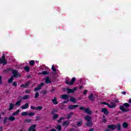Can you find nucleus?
Wrapping results in <instances>:
<instances>
[{
  "mask_svg": "<svg viewBox=\"0 0 131 131\" xmlns=\"http://www.w3.org/2000/svg\"><path fill=\"white\" fill-rule=\"evenodd\" d=\"M85 120H86L87 122L86 123V126H89V127L92 126L93 125V121H92V117L90 116H86L84 117Z\"/></svg>",
  "mask_w": 131,
  "mask_h": 131,
  "instance_id": "nucleus-1",
  "label": "nucleus"
},
{
  "mask_svg": "<svg viewBox=\"0 0 131 131\" xmlns=\"http://www.w3.org/2000/svg\"><path fill=\"white\" fill-rule=\"evenodd\" d=\"M80 110H82V111H84V113H86L87 114H89V115H91L92 114V111H90V108L87 107L85 108L83 106H81L79 108Z\"/></svg>",
  "mask_w": 131,
  "mask_h": 131,
  "instance_id": "nucleus-2",
  "label": "nucleus"
},
{
  "mask_svg": "<svg viewBox=\"0 0 131 131\" xmlns=\"http://www.w3.org/2000/svg\"><path fill=\"white\" fill-rule=\"evenodd\" d=\"M12 73L13 74L12 76L13 77H14L15 78H18V77H21V75H20V73L18 72L17 70H12Z\"/></svg>",
  "mask_w": 131,
  "mask_h": 131,
  "instance_id": "nucleus-3",
  "label": "nucleus"
},
{
  "mask_svg": "<svg viewBox=\"0 0 131 131\" xmlns=\"http://www.w3.org/2000/svg\"><path fill=\"white\" fill-rule=\"evenodd\" d=\"M116 125L115 124H110L107 126V129H109V130H115L116 129Z\"/></svg>",
  "mask_w": 131,
  "mask_h": 131,
  "instance_id": "nucleus-4",
  "label": "nucleus"
},
{
  "mask_svg": "<svg viewBox=\"0 0 131 131\" xmlns=\"http://www.w3.org/2000/svg\"><path fill=\"white\" fill-rule=\"evenodd\" d=\"M3 64V65H6L7 64V61L6 60V56L3 55L2 57V59L0 58V63Z\"/></svg>",
  "mask_w": 131,
  "mask_h": 131,
  "instance_id": "nucleus-5",
  "label": "nucleus"
},
{
  "mask_svg": "<svg viewBox=\"0 0 131 131\" xmlns=\"http://www.w3.org/2000/svg\"><path fill=\"white\" fill-rule=\"evenodd\" d=\"M77 90V87H75L74 89H70L69 88L67 89V91H68V94H70V93H73L74 92H76V91Z\"/></svg>",
  "mask_w": 131,
  "mask_h": 131,
  "instance_id": "nucleus-6",
  "label": "nucleus"
},
{
  "mask_svg": "<svg viewBox=\"0 0 131 131\" xmlns=\"http://www.w3.org/2000/svg\"><path fill=\"white\" fill-rule=\"evenodd\" d=\"M45 85V83L41 82L40 84L37 87L34 88V91L35 92H37V91H39V90H41V86Z\"/></svg>",
  "mask_w": 131,
  "mask_h": 131,
  "instance_id": "nucleus-7",
  "label": "nucleus"
},
{
  "mask_svg": "<svg viewBox=\"0 0 131 131\" xmlns=\"http://www.w3.org/2000/svg\"><path fill=\"white\" fill-rule=\"evenodd\" d=\"M101 112H102V113H104V114L105 115L108 116V115L109 114V111H108V110H107V108H102L101 109Z\"/></svg>",
  "mask_w": 131,
  "mask_h": 131,
  "instance_id": "nucleus-8",
  "label": "nucleus"
},
{
  "mask_svg": "<svg viewBox=\"0 0 131 131\" xmlns=\"http://www.w3.org/2000/svg\"><path fill=\"white\" fill-rule=\"evenodd\" d=\"M36 127V124L32 125L29 127V131H36V130L35 129Z\"/></svg>",
  "mask_w": 131,
  "mask_h": 131,
  "instance_id": "nucleus-9",
  "label": "nucleus"
},
{
  "mask_svg": "<svg viewBox=\"0 0 131 131\" xmlns=\"http://www.w3.org/2000/svg\"><path fill=\"white\" fill-rule=\"evenodd\" d=\"M14 107H15V104H14L12 103H10L9 104V108H8L9 111H12V110H13Z\"/></svg>",
  "mask_w": 131,
  "mask_h": 131,
  "instance_id": "nucleus-10",
  "label": "nucleus"
},
{
  "mask_svg": "<svg viewBox=\"0 0 131 131\" xmlns=\"http://www.w3.org/2000/svg\"><path fill=\"white\" fill-rule=\"evenodd\" d=\"M29 84H30V81H28V82H27L26 84L20 85V87L24 88V89H26V88H27V86H28V85H29Z\"/></svg>",
  "mask_w": 131,
  "mask_h": 131,
  "instance_id": "nucleus-11",
  "label": "nucleus"
},
{
  "mask_svg": "<svg viewBox=\"0 0 131 131\" xmlns=\"http://www.w3.org/2000/svg\"><path fill=\"white\" fill-rule=\"evenodd\" d=\"M88 98L89 100H90V101H92V102L95 101V96H94L93 94H91L90 96H88Z\"/></svg>",
  "mask_w": 131,
  "mask_h": 131,
  "instance_id": "nucleus-12",
  "label": "nucleus"
},
{
  "mask_svg": "<svg viewBox=\"0 0 131 131\" xmlns=\"http://www.w3.org/2000/svg\"><path fill=\"white\" fill-rule=\"evenodd\" d=\"M77 107H78V105H70L69 106V109L73 110V109H75V108H77Z\"/></svg>",
  "mask_w": 131,
  "mask_h": 131,
  "instance_id": "nucleus-13",
  "label": "nucleus"
},
{
  "mask_svg": "<svg viewBox=\"0 0 131 131\" xmlns=\"http://www.w3.org/2000/svg\"><path fill=\"white\" fill-rule=\"evenodd\" d=\"M61 99L63 100H68L69 99V95L67 94H64L61 96Z\"/></svg>",
  "mask_w": 131,
  "mask_h": 131,
  "instance_id": "nucleus-14",
  "label": "nucleus"
},
{
  "mask_svg": "<svg viewBox=\"0 0 131 131\" xmlns=\"http://www.w3.org/2000/svg\"><path fill=\"white\" fill-rule=\"evenodd\" d=\"M116 104L114 102H111V104H108V108H115Z\"/></svg>",
  "mask_w": 131,
  "mask_h": 131,
  "instance_id": "nucleus-15",
  "label": "nucleus"
},
{
  "mask_svg": "<svg viewBox=\"0 0 131 131\" xmlns=\"http://www.w3.org/2000/svg\"><path fill=\"white\" fill-rule=\"evenodd\" d=\"M120 109L122 111V112H127V111H129L128 108L125 110L124 108V106H123V105H120Z\"/></svg>",
  "mask_w": 131,
  "mask_h": 131,
  "instance_id": "nucleus-16",
  "label": "nucleus"
},
{
  "mask_svg": "<svg viewBox=\"0 0 131 131\" xmlns=\"http://www.w3.org/2000/svg\"><path fill=\"white\" fill-rule=\"evenodd\" d=\"M28 107H29V104H28V103H26L25 105H23L20 108L21 109H27V108H28Z\"/></svg>",
  "mask_w": 131,
  "mask_h": 131,
  "instance_id": "nucleus-17",
  "label": "nucleus"
},
{
  "mask_svg": "<svg viewBox=\"0 0 131 131\" xmlns=\"http://www.w3.org/2000/svg\"><path fill=\"white\" fill-rule=\"evenodd\" d=\"M70 101L71 102H72L73 104H75V103H76V99L73 97H70Z\"/></svg>",
  "mask_w": 131,
  "mask_h": 131,
  "instance_id": "nucleus-18",
  "label": "nucleus"
},
{
  "mask_svg": "<svg viewBox=\"0 0 131 131\" xmlns=\"http://www.w3.org/2000/svg\"><path fill=\"white\" fill-rule=\"evenodd\" d=\"M75 80H76V79L75 77H73L71 81L70 82V85H72L74 82H75Z\"/></svg>",
  "mask_w": 131,
  "mask_h": 131,
  "instance_id": "nucleus-19",
  "label": "nucleus"
},
{
  "mask_svg": "<svg viewBox=\"0 0 131 131\" xmlns=\"http://www.w3.org/2000/svg\"><path fill=\"white\" fill-rule=\"evenodd\" d=\"M62 125L67 127L69 125V121H64L62 123Z\"/></svg>",
  "mask_w": 131,
  "mask_h": 131,
  "instance_id": "nucleus-20",
  "label": "nucleus"
},
{
  "mask_svg": "<svg viewBox=\"0 0 131 131\" xmlns=\"http://www.w3.org/2000/svg\"><path fill=\"white\" fill-rule=\"evenodd\" d=\"M52 101L53 104H54V105H57L59 103L57 101V98L56 97H55L53 99H52Z\"/></svg>",
  "mask_w": 131,
  "mask_h": 131,
  "instance_id": "nucleus-21",
  "label": "nucleus"
},
{
  "mask_svg": "<svg viewBox=\"0 0 131 131\" xmlns=\"http://www.w3.org/2000/svg\"><path fill=\"white\" fill-rule=\"evenodd\" d=\"M45 81L46 83H51V82H52L51 80H50V77H47L45 79Z\"/></svg>",
  "mask_w": 131,
  "mask_h": 131,
  "instance_id": "nucleus-22",
  "label": "nucleus"
},
{
  "mask_svg": "<svg viewBox=\"0 0 131 131\" xmlns=\"http://www.w3.org/2000/svg\"><path fill=\"white\" fill-rule=\"evenodd\" d=\"M116 126H117L116 128L118 131L121 130V125H120V124H117Z\"/></svg>",
  "mask_w": 131,
  "mask_h": 131,
  "instance_id": "nucleus-23",
  "label": "nucleus"
},
{
  "mask_svg": "<svg viewBox=\"0 0 131 131\" xmlns=\"http://www.w3.org/2000/svg\"><path fill=\"white\" fill-rule=\"evenodd\" d=\"M128 126V124H127L126 122H124L122 124V127L123 128H127V127Z\"/></svg>",
  "mask_w": 131,
  "mask_h": 131,
  "instance_id": "nucleus-24",
  "label": "nucleus"
},
{
  "mask_svg": "<svg viewBox=\"0 0 131 131\" xmlns=\"http://www.w3.org/2000/svg\"><path fill=\"white\" fill-rule=\"evenodd\" d=\"M13 80H14V77L11 76V78L8 79V83H12V82H13Z\"/></svg>",
  "mask_w": 131,
  "mask_h": 131,
  "instance_id": "nucleus-25",
  "label": "nucleus"
},
{
  "mask_svg": "<svg viewBox=\"0 0 131 131\" xmlns=\"http://www.w3.org/2000/svg\"><path fill=\"white\" fill-rule=\"evenodd\" d=\"M19 112H20V110H18L16 112L13 113L12 115L13 116H16V115H18L19 114Z\"/></svg>",
  "mask_w": 131,
  "mask_h": 131,
  "instance_id": "nucleus-26",
  "label": "nucleus"
},
{
  "mask_svg": "<svg viewBox=\"0 0 131 131\" xmlns=\"http://www.w3.org/2000/svg\"><path fill=\"white\" fill-rule=\"evenodd\" d=\"M73 115V113H70L69 114H68V116L67 117V119H70V118H71V116Z\"/></svg>",
  "mask_w": 131,
  "mask_h": 131,
  "instance_id": "nucleus-27",
  "label": "nucleus"
},
{
  "mask_svg": "<svg viewBox=\"0 0 131 131\" xmlns=\"http://www.w3.org/2000/svg\"><path fill=\"white\" fill-rule=\"evenodd\" d=\"M55 128L56 129H58V130L60 131V130H61L62 127H61V126L59 125H57L56 126H55Z\"/></svg>",
  "mask_w": 131,
  "mask_h": 131,
  "instance_id": "nucleus-28",
  "label": "nucleus"
},
{
  "mask_svg": "<svg viewBox=\"0 0 131 131\" xmlns=\"http://www.w3.org/2000/svg\"><path fill=\"white\" fill-rule=\"evenodd\" d=\"M8 120H10V121H14V120H15V118L13 116H9Z\"/></svg>",
  "mask_w": 131,
  "mask_h": 131,
  "instance_id": "nucleus-29",
  "label": "nucleus"
},
{
  "mask_svg": "<svg viewBox=\"0 0 131 131\" xmlns=\"http://www.w3.org/2000/svg\"><path fill=\"white\" fill-rule=\"evenodd\" d=\"M24 70L27 71V72H29V70H30V68H29V67L28 66H26L24 68Z\"/></svg>",
  "mask_w": 131,
  "mask_h": 131,
  "instance_id": "nucleus-30",
  "label": "nucleus"
},
{
  "mask_svg": "<svg viewBox=\"0 0 131 131\" xmlns=\"http://www.w3.org/2000/svg\"><path fill=\"white\" fill-rule=\"evenodd\" d=\"M57 118H59V115L55 114L53 117V120H55V119H57Z\"/></svg>",
  "mask_w": 131,
  "mask_h": 131,
  "instance_id": "nucleus-31",
  "label": "nucleus"
},
{
  "mask_svg": "<svg viewBox=\"0 0 131 131\" xmlns=\"http://www.w3.org/2000/svg\"><path fill=\"white\" fill-rule=\"evenodd\" d=\"M102 122H104V123H106V122H107L106 117L104 115L102 116Z\"/></svg>",
  "mask_w": 131,
  "mask_h": 131,
  "instance_id": "nucleus-32",
  "label": "nucleus"
},
{
  "mask_svg": "<svg viewBox=\"0 0 131 131\" xmlns=\"http://www.w3.org/2000/svg\"><path fill=\"white\" fill-rule=\"evenodd\" d=\"M21 115L22 116H27V115H28V112H23L21 113Z\"/></svg>",
  "mask_w": 131,
  "mask_h": 131,
  "instance_id": "nucleus-33",
  "label": "nucleus"
},
{
  "mask_svg": "<svg viewBox=\"0 0 131 131\" xmlns=\"http://www.w3.org/2000/svg\"><path fill=\"white\" fill-rule=\"evenodd\" d=\"M28 98H29V96L28 95H25L23 97V100H27V99H28Z\"/></svg>",
  "mask_w": 131,
  "mask_h": 131,
  "instance_id": "nucleus-34",
  "label": "nucleus"
},
{
  "mask_svg": "<svg viewBox=\"0 0 131 131\" xmlns=\"http://www.w3.org/2000/svg\"><path fill=\"white\" fill-rule=\"evenodd\" d=\"M8 118L7 117H4V120L3 121L4 124H6V123H7V121L8 120Z\"/></svg>",
  "mask_w": 131,
  "mask_h": 131,
  "instance_id": "nucleus-35",
  "label": "nucleus"
},
{
  "mask_svg": "<svg viewBox=\"0 0 131 131\" xmlns=\"http://www.w3.org/2000/svg\"><path fill=\"white\" fill-rule=\"evenodd\" d=\"M38 97H39V93L38 92H36L35 94L34 98H35V99H37V98H38Z\"/></svg>",
  "mask_w": 131,
  "mask_h": 131,
  "instance_id": "nucleus-36",
  "label": "nucleus"
},
{
  "mask_svg": "<svg viewBox=\"0 0 131 131\" xmlns=\"http://www.w3.org/2000/svg\"><path fill=\"white\" fill-rule=\"evenodd\" d=\"M77 126H81L82 125V120H81L80 122L77 123Z\"/></svg>",
  "mask_w": 131,
  "mask_h": 131,
  "instance_id": "nucleus-37",
  "label": "nucleus"
},
{
  "mask_svg": "<svg viewBox=\"0 0 131 131\" xmlns=\"http://www.w3.org/2000/svg\"><path fill=\"white\" fill-rule=\"evenodd\" d=\"M23 99V97L22 96H19L17 98V100L18 102H20V103L22 102V99Z\"/></svg>",
  "mask_w": 131,
  "mask_h": 131,
  "instance_id": "nucleus-38",
  "label": "nucleus"
},
{
  "mask_svg": "<svg viewBox=\"0 0 131 131\" xmlns=\"http://www.w3.org/2000/svg\"><path fill=\"white\" fill-rule=\"evenodd\" d=\"M51 69L54 72H56L57 71V69L55 68V66L54 65L52 66Z\"/></svg>",
  "mask_w": 131,
  "mask_h": 131,
  "instance_id": "nucleus-39",
  "label": "nucleus"
},
{
  "mask_svg": "<svg viewBox=\"0 0 131 131\" xmlns=\"http://www.w3.org/2000/svg\"><path fill=\"white\" fill-rule=\"evenodd\" d=\"M42 109V106H38L36 107V110L37 111H40Z\"/></svg>",
  "mask_w": 131,
  "mask_h": 131,
  "instance_id": "nucleus-40",
  "label": "nucleus"
},
{
  "mask_svg": "<svg viewBox=\"0 0 131 131\" xmlns=\"http://www.w3.org/2000/svg\"><path fill=\"white\" fill-rule=\"evenodd\" d=\"M63 119L64 117H61L58 120H57V122H58V123H61L62 122V120H63Z\"/></svg>",
  "mask_w": 131,
  "mask_h": 131,
  "instance_id": "nucleus-41",
  "label": "nucleus"
},
{
  "mask_svg": "<svg viewBox=\"0 0 131 131\" xmlns=\"http://www.w3.org/2000/svg\"><path fill=\"white\" fill-rule=\"evenodd\" d=\"M123 105L124 106V107H126V108H128V107H129V104L127 103H125Z\"/></svg>",
  "mask_w": 131,
  "mask_h": 131,
  "instance_id": "nucleus-42",
  "label": "nucleus"
},
{
  "mask_svg": "<svg viewBox=\"0 0 131 131\" xmlns=\"http://www.w3.org/2000/svg\"><path fill=\"white\" fill-rule=\"evenodd\" d=\"M35 114L34 113L31 112L30 113H28V116H34Z\"/></svg>",
  "mask_w": 131,
  "mask_h": 131,
  "instance_id": "nucleus-43",
  "label": "nucleus"
},
{
  "mask_svg": "<svg viewBox=\"0 0 131 131\" xmlns=\"http://www.w3.org/2000/svg\"><path fill=\"white\" fill-rule=\"evenodd\" d=\"M31 121H32V120L31 119H27V120H25V122H27V123H30Z\"/></svg>",
  "mask_w": 131,
  "mask_h": 131,
  "instance_id": "nucleus-44",
  "label": "nucleus"
},
{
  "mask_svg": "<svg viewBox=\"0 0 131 131\" xmlns=\"http://www.w3.org/2000/svg\"><path fill=\"white\" fill-rule=\"evenodd\" d=\"M15 106H20L21 105V102L20 101H17L15 104Z\"/></svg>",
  "mask_w": 131,
  "mask_h": 131,
  "instance_id": "nucleus-45",
  "label": "nucleus"
},
{
  "mask_svg": "<svg viewBox=\"0 0 131 131\" xmlns=\"http://www.w3.org/2000/svg\"><path fill=\"white\" fill-rule=\"evenodd\" d=\"M29 63L31 66H33L34 65V60H31Z\"/></svg>",
  "mask_w": 131,
  "mask_h": 131,
  "instance_id": "nucleus-46",
  "label": "nucleus"
},
{
  "mask_svg": "<svg viewBox=\"0 0 131 131\" xmlns=\"http://www.w3.org/2000/svg\"><path fill=\"white\" fill-rule=\"evenodd\" d=\"M42 74H43V75H47V74H49V73H48L47 71H44L42 72Z\"/></svg>",
  "mask_w": 131,
  "mask_h": 131,
  "instance_id": "nucleus-47",
  "label": "nucleus"
},
{
  "mask_svg": "<svg viewBox=\"0 0 131 131\" xmlns=\"http://www.w3.org/2000/svg\"><path fill=\"white\" fill-rule=\"evenodd\" d=\"M30 108L32 109V110H36V107L35 106H31Z\"/></svg>",
  "mask_w": 131,
  "mask_h": 131,
  "instance_id": "nucleus-48",
  "label": "nucleus"
},
{
  "mask_svg": "<svg viewBox=\"0 0 131 131\" xmlns=\"http://www.w3.org/2000/svg\"><path fill=\"white\" fill-rule=\"evenodd\" d=\"M101 104H103V105H107V106H109V103H107V102H101Z\"/></svg>",
  "mask_w": 131,
  "mask_h": 131,
  "instance_id": "nucleus-49",
  "label": "nucleus"
},
{
  "mask_svg": "<svg viewBox=\"0 0 131 131\" xmlns=\"http://www.w3.org/2000/svg\"><path fill=\"white\" fill-rule=\"evenodd\" d=\"M30 92L31 91L30 90H27L25 91V93H26V94H30Z\"/></svg>",
  "mask_w": 131,
  "mask_h": 131,
  "instance_id": "nucleus-50",
  "label": "nucleus"
},
{
  "mask_svg": "<svg viewBox=\"0 0 131 131\" xmlns=\"http://www.w3.org/2000/svg\"><path fill=\"white\" fill-rule=\"evenodd\" d=\"M12 85H13V86H17V82H14Z\"/></svg>",
  "mask_w": 131,
  "mask_h": 131,
  "instance_id": "nucleus-51",
  "label": "nucleus"
},
{
  "mask_svg": "<svg viewBox=\"0 0 131 131\" xmlns=\"http://www.w3.org/2000/svg\"><path fill=\"white\" fill-rule=\"evenodd\" d=\"M39 119H40V117L39 116H37L36 117V121H37V120H39Z\"/></svg>",
  "mask_w": 131,
  "mask_h": 131,
  "instance_id": "nucleus-52",
  "label": "nucleus"
},
{
  "mask_svg": "<svg viewBox=\"0 0 131 131\" xmlns=\"http://www.w3.org/2000/svg\"><path fill=\"white\" fill-rule=\"evenodd\" d=\"M3 83V81L2 80V76H0V84H2Z\"/></svg>",
  "mask_w": 131,
  "mask_h": 131,
  "instance_id": "nucleus-53",
  "label": "nucleus"
},
{
  "mask_svg": "<svg viewBox=\"0 0 131 131\" xmlns=\"http://www.w3.org/2000/svg\"><path fill=\"white\" fill-rule=\"evenodd\" d=\"M115 103H118L119 101H118V99L115 98Z\"/></svg>",
  "mask_w": 131,
  "mask_h": 131,
  "instance_id": "nucleus-54",
  "label": "nucleus"
},
{
  "mask_svg": "<svg viewBox=\"0 0 131 131\" xmlns=\"http://www.w3.org/2000/svg\"><path fill=\"white\" fill-rule=\"evenodd\" d=\"M66 84H69V85H70V82H69L68 81H66Z\"/></svg>",
  "mask_w": 131,
  "mask_h": 131,
  "instance_id": "nucleus-55",
  "label": "nucleus"
},
{
  "mask_svg": "<svg viewBox=\"0 0 131 131\" xmlns=\"http://www.w3.org/2000/svg\"><path fill=\"white\" fill-rule=\"evenodd\" d=\"M54 92H55V89L52 88L51 90V93H53Z\"/></svg>",
  "mask_w": 131,
  "mask_h": 131,
  "instance_id": "nucleus-56",
  "label": "nucleus"
},
{
  "mask_svg": "<svg viewBox=\"0 0 131 131\" xmlns=\"http://www.w3.org/2000/svg\"><path fill=\"white\" fill-rule=\"evenodd\" d=\"M0 131H4V129L2 126H0Z\"/></svg>",
  "mask_w": 131,
  "mask_h": 131,
  "instance_id": "nucleus-57",
  "label": "nucleus"
},
{
  "mask_svg": "<svg viewBox=\"0 0 131 131\" xmlns=\"http://www.w3.org/2000/svg\"><path fill=\"white\" fill-rule=\"evenodd\" d=\"M87 93H88V90H85L83 92V94H84V95H86Z\"/></svg>",
  "mask_w": 131,
  "mask_h": 131,
  "instance_id": "nucleus-58",
  "label": "nucleus"
},
{
  "mask_svg": "<svg viewBox=\"0 0 131 131\" xmlns=\"http://www.w3.org/2000/svg\"><path fill=\"white\" fill-rule=\"evenodd\" d=\"M42 93L44 95H46L47 94V91H42Z\"/></svg>",
  "mask_w": 131,
  "mask_h": 131,
  "instance_id": "nucleus-59",
  "label": "nucleus"
},
{
  "mask_svg": "<svg viewBox=\"0 0 131 131\" xmlns=\"http://www.w3.org/2000/svg\"><path fill=\"white\" fill-rule=\"evenodd\" d=\"M122 95H125V94H126V92H122Z\"/></svg>",
  "mask_w": 131,
  "mask_h": 131,
  "instance_id": "nucleus-60",
  "label": "nucleus"
},
{
  "mask_svg": "<svg viewBox=\"0 0 131 131\" xmlns=\"http://www.w3.org/2000/svg\"><path fill=\"white\" fill-rule=\"evenodd\" d=\"M128 102H129V103H131V99H130L129 100Z\"/></svg>",
  "mask_w": 131,
  "mask_h": 131,
  "instance_id": "nucleus-61",
  "label": "nucleus"
},
{
  "mask_svg": "<svg viewBox=\"0 0 131 131\" xmlns=\"http://www.w3.org/2000/svg\"><path fill=\"white\" fill-rule=\"evenodd\" d=\"M81 88H82V86H81L79 88L80 90H81Z\"/></svg>",
  "mask_w": 131,
  "mask_h": 131,
  "instance_id": "nucleus-62",
  "label": "nucleus"
},
{
  "mask_svg": "<svg viewBox=\"0 0 131 131\" xmlns=\"http://www.w3.org/2000/svg\"><path fill=\"white\" fill-rule=\"evenodd\" d=\"M105 131H110V130L107 129H106Z\"/></svg>",
  "mask_w": 131,
  "mask_h": 131,
  "instance_id": "nucleus-63",
  "label": "nucleus"
},
{
  "mask_svg": "<svg viewBox=\"0 0 131 131\" xmlns=\"http://www.w3.org/2000/svg\"><path fill=\"white\" fill-rule=\"evenodd\" d=\"M63 103H64V104H66V103H67V101H63Z\"/></svg>",
  "mask_w": 131,
  "mask_h": 131,
  "instance_id": "nucleus-64",
  "label": "nucleus"
}]
</instances>
